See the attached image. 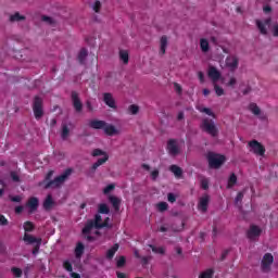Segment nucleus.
Masks as SVG:
<instances>
[{"instance_id":"obj_1","label":"nucleus","mask_w":278,"mask_h":278,"mask_svg":"<svg viewBox=\"0 0 278 278\" xmlns=\"http://www.w3.org/2000/svg\"><path fill=\"white\" fill-rule=\"evenodd\" d=\"M200 129L205 134H208V136H212V138H216V136H218V127H216L214 119H211L210 117H204L202 119Z\"/></svg>"},{"instance_id":"obj_2","label":"nucleus","mask_w":278,"mask_h":278,"mask_svg":"<svg viewBox=\"0 0 278 278\" xmlns=\"http://www.w3.org/2000/svg\"><path fill=\"white\" fill-rule=\"evenodd\" d=\"M92 157H99L101 155H103L102 159H98V161L96 163L92 164L90 170L91 173H94L97 170V168H99V166H103V164H105V162H108V160H110V155H108V152L101 150V149H94L91 152Z\"/></svg>"},{"instance_id":"obj_3","label":"nucleus","mask_w":278,"mask_h":278,"mask_svg":"<svg viewBox=\"0 0 278 278\" xmlns=\"http://www.w3.org/2000/svg\"><path fill=\"white\" fill-rule=\"evenodd\" d=\"M71 173H73V169L71 168L65 169L63 174H61L60 176H56L53 180L48 181L46 184V189L60 188V186H62V184H64V181H66V179L71 177Z\"/></svg>"},{"instance_id":"obj_4","label":"nucleus","mask_w":278,"mask_h":278,"mask_svg":"<svg viewBox=\"0 0 278 278\" xmlns=\"http://www.w3.org/2000/svg\"><path fill=\"white\" fill-rule=\"evenodd\" d=\"M207 161L210 168H220V165L225 164V155L208 152Z\"/></svg>"},{"instance_id":"obj_5","label":"nucleus","mask_w":278,"mask_h":278,"mask_svg":"<svg viewBox=\"0 0 278 278\" xmlns=\"http://www.w3.org/2000/svg\"><path fill=\"white\" fill-rule=\"evenodd\" d=\"M33 112L36 121H40L45 116V110L42 109V98L36 96L33 101Z\"/></svg>"},{"instance_id":"obj_6","label":"nucleus","mask_w":278,"mask_h":278,"mask_svg":"<svg viewBox=\"0 0 278 278\" xmlns=\"http://www.w3.org/2000/svg\"><path fill=\"white\" fill-rule=\"evenodd\" d=\"M248 147H250L254 155L264 156L266 154V148L255 139L252 141H249Z\"/></svg>"},{"instance_id":"obj_7","label":"nucleus","mask_w":278,"mask_h":278,"mask_svg":"<svg viewBox=\"0 0 278 278\" xmlns=\"http://www.w3.org/2000/svg\"><path fill=\"white\" fill-rule=\"evenodd\" d=\"M275 262V257L270 253H266L261 262V268L263 273H270V266Z\"/></svg>"},{"instance_id":"obj_8","label":"nucleus","mask_w":278,"mask_h":278,"mask_svg":"<svg viewBox=\"0 0 278 278\" xmlns=\"http://www.w3.org/2000/svg\"><path fill=\"white\" fill-rule=\"evenodd\" d=\"M167 151L173 157L179 155L181 150L179 149V143H177L176 139H169L167 141Z\"/></svg>"},{"instance_id":"obj_9","label":"nucleus","mask_w":278,"mask_h":278,"mask_svg":"<svg viewBox=\"0 0 278 278\" xmlns=\"http://www.w3.org/2000/svg\"><path fill=\"white\" fill-rule=\"evenodd\" d=\"M240 60L236 55H229L226 58V66L233 73L238 68Z\"/></svg>"},{"instance_id":"obj_10","label":"nucleus","mask_w":278,"mask_h":278,"mask_svg":"<svg viewBox=\"0 0 278 278\" xmlns=\"http://www.w3.org/2000/svg\"><path fill=\"white\" fill-rule=\"evenodd\" d=\"M210 206V195L204 194L203 197L200 198L199 203H198V210L205 214L207 212V207Z\"/></svg>"},{"instance_id":"obj_11","label":"nucleus","mask_w":278,"mask_h":278,"mask_svg":"<svg viewBox=\"0 0 278 278\" xmlns=\"http://www.w3.org/2000/svg\"><path fill=\"white\" fill-rule=\"evenodd\" d=\"M72 103L76 112H81V110H84V104L81 103V100L79 99V93H77V91H72Z\"/></svg>"},{"instance_id":"obj_12","label":"nucleus","mask_w":278,"mask_h":278,"mask_svg":"<svg viewBox=\"0 0 278 278\" xmlns=\"http://www.w3.org/2000/svg\"><path fill=\"white\" fill-rule=\"evenodd\" d=\"M260 236H262V230L256 225H252L247 232L249 240H255V238H260Z\"/></svg>"},{"instance_id":"obj_13","label":"nucleus","mask_w":278,"mask_h":278,"mask_svg":"<svg viewBox=\"0 0 278 278\" xmlns=\"http://www.w3.org/2000/svg\"><path fill=\"white\" fill-rule=\"evenodd\" d=\"M103 101L105 105H108L109 108H112L113 110H116V101L114 100V97L112 96V93L110 92L103 93Z\"/></svg>"},{"instance_id":"obj_14","label":"nucleus","mask_w":278,"mask_h":278,"mask_svg":"<svg viewBox=\"0 0 278 278\" xmlns=\"http://www.w3.org/2000/svg\"><path fill=\"white\" fill-rule=\"evenodd\" d=\"M23 241L25 244H38L39 242H42V238H36L27 232L24 233Z\"/></svg>"},{"instance_id":"obj_15","label":"nucleus","mask_w":278,"mask_h":278,"mask_svg":"<svg viewBox=\"0 0 278 278\" xmlns=\"http://www.w3.org/2000/svg\"><path fill=\"white\" fill-rule=\"evenodd\" d=\"M105 121L101 119H92L89 122V127L91 129H104L105 128Z\"/></svg>"},{"instance_id":"obj_16","label":"nucleus","mask_w":278,"mask_h":278,"mask_svg":"<svg viewBox=\"0 0 278 278\" xmlns=\"http://www.w3.org/2000/svg\"><path fill=\"white\" fill-rule=\"evenodd\" d=\"M103 131L106 136H116L118 135V129L112 124L105 123V126L103 128Z\"/></svg>"},{"instance_id":"obj_17","label":"nucleus","mask_w":278,"mask_h":278,"mask_svg":"<svg viewBox=\"0 0 278 278\" xmlns=\"http://www.w3.org/2000/svg\"><path fill=\"white\" fill-rule=\"evenodd\" d=\"M93 229H97V226L94 225V220L92 219L87 220L85 227L83 228V236L90 235V231H92Z\"/></svg>"},{"instance_id":"obj_18","label":"nucleus","mask_w":278,"mask_h":278,"mask_svg":"<svg viewBox=\"0 0 278 278\" xmlns=\"http://www.w3.org/2000/svg\"><path fill=\"white\" fill-rule=\"evenodd\" d=\"M208 77L213 79L214 83L220 79V72L216 67H210L208 70Z\"/></svg>"},{"instance_id":"obj_19","label":"nucleus","mask_w":278,"mask_h":278,"mask_svg":"<svg viewBox=\"0 0 278 278\" xmlns=\"http://www.w3.org/2000/svg\"><path fill=\"white\" fill-rule=\"evenodd\" d=\"M84 251H86V245H84L81 242H78L74 250L75 257L80 260L81 255H84Z\"/></svg>"},{"instance_id":"obj_20","label":"nucleus","mask_w":278,"mask_h":278,"mask_svg":"<svg viewBox=\"0 0 278 278\" xmlns=\"http://www.w3.org/2000/svg\"><path fill=\"white\" fill-rule=\"evenodd\" d=\"M109 201L113 205V208L115 210V212L121 211V199L116 198L115 195H110Z\"/></svg>"},{"instance_id":"obj_21","label":"nucleus","mask_w":278,"mask_h":278,"mask_svg":"<svg viewBox=\"0 0 278 278\" xmlns=\"http://www.w3.org/2000/svg\"><path fill=\"white\" fill-rule=\"evenodd\" d=\"M169 170L175 175L177 179H181V176L184 175V169H181V167L177 165H170Z\"/></svg>"},{"instance_id":"obj_22","label":"nucleus","mask_w":278,"mask_h":278,"mask_svg":"<svg viewBox=\"0 0 278 278\" xmlns=\"http://www.w3.org/2000/svg\"><path fill=\"white\" fill-rule=\"evenodd\" d=\"M118 249H121V245L118 243H115L111 249H109L106 252V260H113Z\"/></svg>"},{"instance_id":"obj_23","label":"nucleus","mask_w":278,"mask_h":278,"mask_svg":"<svg viewBox=\"0 0 278 278\" xmlns=\"http://www.w3.org/2000/svg\"><path fill=\"white\" fill-rule=\"evenodd\" d=\"M38 198L36 197H31L28 201H27V207H29L31 210V212H36V210H38Z\"/></svg>"},{"instance_id":"obj_24","label":"nucleus","mask_w":278,"mask_h":278,"mask_svg":"<svg viewBox=\"0 0 278 278\" xmlns=\"http://www.w3.org/2000/svg\"><path fill=\"white\" fill-rule=\"evenodd\" d=\"M87 58H88V50L86 48H81L77 56L79 64H86Z\"/></svg>"},{"instance_id":"obj_25","label":"nucleus","mask_w":278,"mask_h":278,"mask_svg":"<svg viewBox=\"0 0 278 278\" xmlns=\"http://www.w3.org/2000/svg\"><path fill=\"white\" fill-rule=\"evenodd\" d=\"M55 205V202L53 201V197L51 194H48L46 200L43 201V208L51 210Z\"/></svg>"},{"instance_id":"obj_26","label":"nucleus","mask_w":278,"mask_h":278,"mask_svg":"<svg viewBox=\"0 0 278 278\" xmlns=\"http://www.w3.org/2000/svg\"><path fill=\"white\" fill-rule=\"evenodd\" d=\"M238 184V176H236V174H231L228 178V184H227V189L231 190V188H233V186H236Z\"/></svg>"},{"instance_id":"obj_27","label":"nucleus","mask_w":278,"mask_h":278,"mask_svg":"<svg viewBox=\"0 0 278 278\" xmlns=\"http://www.w3.org/2000/svg\"><path fill=\"white\" fill-rule=\"evenodd\" d=\"M200 49L202 53H207L210 51V41L205 38L200 39Z\"/></svg>"},{"instance_id":"obj_28","label":"nucleus","mask_w":278,"mask_h":278,"mask_svg":"<svg viewBox=\"0 0 278 278\" xmlns=\"http://www.w3.org/2000/svg\"><path fill=\"white\" fill-rule=\"evenodd\" d=\"M166 47H168V38L166 36H162L161 37V49H160L161 55H164V53H166Z\"/></svg>"},{"instance_id":"obj_29","label":"nucleus","mask_w":278,"mask_h":278,"mask_svg":"<svg viewBox=\"0 0 278 278\" xmlns=\"http://www.w3.org/2000/svg\"><path fill=\"white\" fill-rule=\"evenodd\" d=\"M119 60L123 64H129V52L127 50H119Z\"/></svg>"},{"instance_id":"obj_30","label":"nucleus","mask_w":278,"mask_h":278,"mask_svg":"<svg viewBox=\"0 0 278 278\" xmlns=\"http://www.w3.org/2000/svg\"><path fill=\"white\" fill-rule=\"evenodd\" d=\"M249 110L250 112H252V114H254V116H260V114H262V110L260 109V106H257L256 103H250Z\"/></svg>"},{"instance_id":"obj_31","label":"nucleus","mask_w":278,"mask_h":278,"mask_svg":"<svg viewBox=\"0 0 278 278\" xmlns=\"http://www.w3.org/2000/svg\"><path fill=\"white\" fill-rule=\"evenodd\" d=\"M23 227H24L25 233H31V231H34V229H36V225H34V223H31L29 220L25 222Z\"/></svg>"},{"instance_id":"obj_32","label":"nucleus","mask_w":278,"mask_h":278,"mask_svg":"<svg viewBox=\"0 0 278 278\" xmlns=\"http://www.w3.org/2000/svg\"><path fill=\"white\" fill-rule=\"evenodd\" d=\"M256 26L263 36H266V34H268V29L266 28L264 22L256 20Z\"/></svg>"},{"instance_id":"obj_33","label":"nucleus","mask_w":278,"mask_h":278,"mask_svg":"<svg viewBox=\"0 0 278 278\" xmlns=\"http://www.w3.org/2000/svg\"><path fill=\"white\" fill-rule=\"evenodd\" d=\"M98 212L99 214H110V206L105 203H101L98 205Z\"/></svg>"},{"instance_id":"obj_34","label":"nucleus","mask_w":278,"mask_h":278,"mask_svg":"<svg viewBox=\"0 0 278 278\" xmlns=\"http://www.w3.org/2000/svg\"><path fill=\"white\" fill-rule=\"evenodd\" d=\"M10 21H11V23L18 22V21H25V16L21 15V13L16 12L10 16Z\"/></svg>"},{"instance_id":"obj_35","label":"nucleus","mask_w":278,"mask_h":278,"mask_svg":"<svg viewBox=\"0 0 278 278\" xmlns=\"http://www.w3.org/2000/svg\"><path fill=\"white\" fill-rule=\"evenodd\" d=\"M68 134H71V130L68 129V126L66 124L62 125V132L61 137L63 140H66L68 138Z\"/></svg>"},{"instance_id":"obj_36","label":"nucleus","mask_w":278,"mask_h":278,"mask_svg":"<svg viewBox=\"0 0 278 278\" xmlns=\"http://www.w3.org/2000/svg\"><path fill=\"white\" fill-rule=\"evenodd\" d=\"M214 276V269L210 268L204 271H202L199 276V278H212Z\"/></svg>"},{"instance_id":"obj_37","label":"nucleus","mask_w":278,"mask_h":278,"mask_svg":"<svg viewBox=\"0 0 278 278\" xmlns=\"http://www.w3.org/2000/svg\"><path fill=\"white\" fill-rule=\"evenodd\" d=\"M198 110H199V112H202L203 114H206L207 116H212V118H216V114H214V112H212V109L200 108Z\"/></svg>"},{"instance_id":"obj_38","label":"nucleus","mask_w":278,"mask_h":278,"mask_svg":"<svg viewBox=\"0 0 278 278\" xmlns=\"http://www.w3.org/2000/svg\"><path fill=\"white\" fill-rule=\"evenodd\" d=\"M149 248L152 249V251L159 255H164L165 251H164V248L162 247H155L153 244H149Z\"/></svg>"},{"instance_id":"obj_39","label":"nucleus","mask_w":278,"mask_h":278,"mask_svg":"<svg viewBox=\"0 0 278 278\" xmlns=\"http://www.w3.org/2000/svg\"><path fill=\"white\" fill-rule=\"evenodd\" d=\"M103 220V217H101L99 214H96L93 219V225L96 226V229H101V222Z\"/></svg>"},{"instance_id":"obj_40","label":"nucleus","mask_w":278,"mask_h":278,"mask_svg":"<svg viewBox=\"0 0 278 278\" xmlns=\"http://www.w3.org/2000/svg\"><path fill=\"white\" fill-rule=\"evenodd\" d=\"M200 186H201L202 190H210V179L202 178L200 180Z\"/></svg>"},{"instance_id":"obj_41","label":"nucleus","mask_w":278,"mask_h":278,"mask_svg":"<svg viewBox=\"0 0 278 278\" xmlns=\"http://www.w3.org/2000/svg\"><path fill=\"white\" fill-rule=\"evenodd\" d=\"M214 90L217 97H223V94H225V89H223V87L218 86L217 84H214Z\"/></svg>"},{"instance_id":"obj_42","label":"nucleus","mask_w":278,"mask_h":278,"mask_svg":"<svg viewBox=\"0 0 278 278\" xmlns=\"http://www.w3.org/2000/svg\"><path fill=\"white\" fill-rule=\"evenodd\" d=\"M156 207H157L159 212H166V210H168V203L160 202L156 204Z\"/></svg>"},{"instance_id":"obj_43","label":"nucleus","mask_w":278,"mask_h":278,"mask_svg":"<svg viewBox=\"0 0 278 278\" xmlns=\"http://www.w3.org/2000/svg\"><path fill=\"white\" fill-rule=\"evenodd\" d=\"M125 264H127V258H125V256H119L116 262L117 268H123V266H125Z\"/></svg>"},{"instance_id":"obj_44","label":"nucleus","mask_w":278,"mask_h":278,"mask_svg":"<svg viewBox=\"0 0 278 278\" xmlns=\"http://www.w3.org/2000/svg\"><path fill=\"white\" fill-rule=\"evenodd\" d=\"M11 273H13L14 277H23V270L18 267H12Z\"/></svg>"},{"instance_id":"obj_45","label":"nucleus","mask_w":278,"mask_h":278,"mask_svg":"<svg viewBox=\"0 0 278 278\" xmlns=\"http://www.w3.org/2000/svg\"><path fill=\"white\" fill-rule=\"evenodd\" d=\"M116 185L114 184H110L108 185L104 189H103V194H110V192H112V190H115Z\"/></svg>"},{"instance_id":"obj_46","label":"nucleus","mask_w":278,"mask_h":278,"mask_svg":"<svg viewBox=\"0 0 278 278\" xmlns=\"http://www.w3.org/2000/svg\"><path fill=\"white\" fill-rule=\"evenodd\" d=\"M128 111L130 112V114L136 115V114H138V112H140V108L136 104H131L128 108Z\"/></svg>"},{"instance_id":"obj_47","label":"nucleus","mask_w":278,"mask_h":278,"mask_svg":"<svg viewBox=\"0 0 278 278\" xmlns=\"http://www.w3.org/2000/svg\"><path fill=\"white\" fill-rule=\"evenodd\" d=\"M242 199H244V193L242 191H240L237 193V197L235 199L236 205H238L239 203H242Z\"/></svg>"},{"instance_id":"obj_48","label":"nucleus","mask_w":278,"mask_h":278,"mask_svg":"<svg viewBox=\"0 0 278 278\" xmlns=\"http://www.w3.org/2000/svg\"><path fill=\"white\" fill-rule=\"evenodd\" d=\"M63 268H65L67 270V273H73V264H71V262L65 261L63 263Z\"/></svg>"},{"instance_id":"obj_49","label":"nucleus","mask_w":278,"mask_h":278,"mask_svg":"<svg viewBox=\"0 0 278 278\" xmlns=\"http://www.w3.org/2000/svg\"><path fill=\"white\" fill-rule=\"evenodd\" d=\"M11 179L12 181H15V184H18V181H21V177L18 176V174H16V172H11Z\"/></svg>"},{"instance_id":"obj_50","label":"nucleus","mask_w":278,"mask_h":278,"mask_svg":"<svg viewBox=\"0 0 278 278\" xmlns=\"http://www.w3.org/2000/svg\"><path fill=\"white\" fill-rule=\"evenodd\" d=\"M167 201L169 203H175V201H177V195H175V193L172 192L167 193Z\"/></svg>"},{"instance_id":"obj_51","label":"nucleus","mask_w":278,"mask_h":278,"mask_svg":"<svg viewBox=\"0 0 278 278\" xmlns=\"http://www.w3.org/2000/svg\"><path fill=\"white\" fill-rule=\"evenodd\" d=\"M174 90L177 92V94H181V92L184 91L179 83H174Z\"/></svg>"},{"instance_id":"obj_52","label":"nucleus","mask_w":278,"mask_h":278,"mask_svg":"<svg viewBox=\"0 0 278 278\" xmlns=\"http://www.w3.org/2000/svg\"><path fill=\"white\" fill-rule=\"evenodd\" d=\"M93 11L94 12H100L101 11V1L97 0L93 4Z\"/></svg>"},{"instance_id":"obj_53","label":"nucleus","mask_w":278,"mask_h":278,"mask_svg":"<svg viewBox=\"0 0 278 278\" xmlns=\"http://www.w3.org/2000/svg\"><path fill=\"white\" fill-rule=\"evenodd\" d=\"M41 21H43L45 23H48L49 25H53V18L47 15H42Z\"/></svg>"},{"instance_id":"obj_54","label":"nucleus","mask_w":278,"mask_h":278,"mask_svg":"<svg viewBox=\"0 0 278 278\" xmlns=\"http://www.w3.org/2000/svg\"><path fill=\"white\" fill-rule=\"evenodd\" d=\"M10 201H12L13 203H21V201H23V198H21V195H14L10 197Z\"/></svg>"},{"instance_id":"obj_55","label":"nucleus","mask_w":278,"mask_h":278,"mask_svg":"<svg viewBox=\"0 0 278 278\" xmlns=\"http://www.w3.org/2000/svg\"><path fill=\"white\" fill-rule=\"evenodd\" d=\"M99 227H100V229H103V228H105V227H111V226H110V217H106V218L104 219V222L101 223V225H100Z\"/></svg>"},{"instance_id":"obj_56","label":"nucleus","mask_w":278,"mask_h":278,"mask_svg":"<svg viewBox=\"0 0 278 278\" xmlns=\"http://www.w3.org/2000/svg\"><path fill=\"white\" fill-rule=\"evenodd\" d=\"M40 244H42V242H39L34 247L33 255H38V253L40 252Z\"/></svg>"},{"instance_id":"obj_57","label":"nucleus","mask_w":278,"mask_h":278,"mask_svg":"<svg viewBox=\"0 0 278 278\" xmlns=\"http://www.w3.org/2000/svg\"><path fill=\"white\" fill-rule=\"evenodd\" d=\"M151 177H152L153 181H155V179H157V177H160V170H157V169L152 170Z\"/></svg>"},{"instance_id":"obj_58","label":"nucleus","mask_w":278,"mask_h":278,"mask_svg":"<svg viewBox=\"0 0 278 278\" xmlns=\"http://www.w3.org/2000/svg\"><path fill=\"white\" fill-rule=\"evenodd\" d=\"M150 261H151V256H143L141 258V263L143 266H147V264H149Z\"/></svg>"},{"instance_id":"obj_59","label":"nucleus","mask_w":278,"mask_h":278,"mask_svg":"<svg viewBox=\"0 0 278 278\" xmlns=\"http://www.w3.org/2000/svg\"><path fill=\"white\" fill-rule=\"evenodd\" d=\"M0 225L5 226L8 225V218L4 215L0 214Z\"/></svg>"},{"instance_id":"obj_60","label":"nucleus","mask_w":278,"mask_h":278,"mask_svg":"<svg viewBox=\"0 0 278 278\" xmlns=\"http://www.w3.org/2000/svg\"><path fill=\"white\" fill-rule=\"evenodd\" d=\"M198 77H199V80L201 81V84H203L205 81V75L203 74V72H199Z\"/></svg>"},{"instance_id":"obj_61","label":"nucleus","mask_w":278,"mask_h":278,"mask_svg":"<svg viewBox=\"0 0 278 278\" xmlns=\"http://www.w3.org/2000/svg\"><path fill=\"white\" fill-rule=\"evenodd\" d=\"M273 35L278 38V24L274 25L273 27Z\"/></svg>"},{"instance_id":"obj_62","label":"nucleus","mask_w":278,"mask_h":278,"mask_svg":"<svg viewBox=\"0 0 278 278\" xmlns=\"http://www.w3.org/2000/svg\"><path fill=\"white\" fill-rule=\"evenodd\" d=\"M24 207L22 205L15 207V214H22Z\"/></svg>"},{"instance_id":"obj_63","label":"nucleus","mask_w":278,"mask_h":278,"mask_svg":"<svg viewBox=\"0 0 278 278\" xmlns=\"http://www.w3.org/2000/svg\"><path fill=\"white\" fill-rule=\"evenodd\" d=\"M237 84V80L235 77L230 78V80L228 81V86L233 87V85Z\"/></svg>"},{"instance_id":"obj_64","label":"nucleus","mask_w":278,"mask_h":278,"mask_svg":"<svg viewBox=\"0 0 278 278\" xmlns=\"http://www.w3.org/2000/svg\"><path fill=\"white\" fill-rule=\"evenodd\" d=\"M116 275L117 278H127V275L125 273L117 271Z\"/></svg>"}]
</instances>
